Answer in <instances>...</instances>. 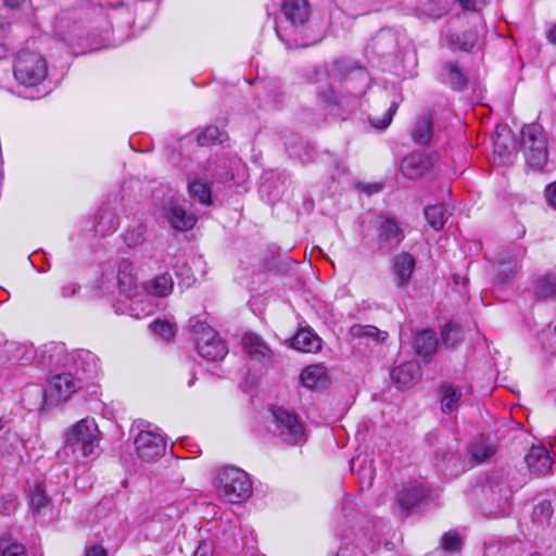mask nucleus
Instances as JSON below:
<instances>
[{
    "mask_svg": "<svg viewBox=\"0 0 556 556\" xmlns=\"http://www.w3.org/2000/svg\"><path fill=\"white\" fill-rule=\"evenodd\" d=\"M13 74L17 84L25 89V99L37 100L48 92L43 88L48 75V64L40 53L20 52L13 65Z\"/></svg>",
    "mask_w": 556,
    "mask_h": 556,
    "instance_id": "obj_1",
    "label": "nucleus"
},
{
    "mask_svg": "<svg viewBox=\"0 0 556 556\" xmlns=\"http://www.w3.org/2000/svg\"><path fill=\"white\" fill-rule=\"evenodd\" d=\"M405 236L399 223L390 217L380 216L362 237L363 245L374 254L387 255L392 252Z\"/></svg>",
    "mask_w": 556,
    "mask_h": 556,
    "instance_id": "obj_2",
    "label": "nucleus"
},
{
    "mask_svg": "<svg viewBox=\"0 0 556 556\" xmlns=\"http://www.w3.org/2000/svg\"><path fill=\"white\" fill-rule=\"evenodd\" d=\"M215 485L218 497L230 504H240L252 494V482L248 473L239 468L220 469L216 476Z\"/></svg>",
    "mask_w": 556,
    "mask_h": 556,
    "instance_id": "obj_3",
    "label": "nucleus"
},
{
    "mask_svg": "<svg viewBox=\"0 0 556 556\" xmlns=\"http://www.w3.org/2000/svg\"><path fill=\"white\" fill-rule=\"evenodd\" d=\"M547 136L543 127L531 123L520 131V151L526 164L533 169H543L548 161Z\"/></svg>",
    "mask_w": 556,
    "mask_h": 556,
    "instance_id": "obj_4",
    "label": "nucleus"
},
{
    "mask_svg": "<svg viewBox=\"0 0 556 556\" xmlns=\"http://www.w3.org/2000/svg\"><path fill=\"white\" fill-rule=\"evenodd\" d=\"M510 494L508 481L501 475H492L479 489L480 508L483 514L495 516L508 507Z\"/></svg>",
    "mask_w": 556,
    "mask_h": 556,
    "instance_id": "obj_5",
    "label": "nucleus"
},
{
    "mask_svg": "<svg viewBox=\"0 0 556 556\" xmlns=\"http://www.w3.org/2000/svg\"><path fill=\"white\" fill-rule=\"evenodd\" d=\"M100 431L96 421L91 418H84L74 425L65 438V451L76 455L78 452L83 457L94 453L99 444Z\"/></svg>",
    "mask_w": 556,
    "mask_h": 556,
    "instance_id": "obj_6",
    "label": "nucleus"
},
{
    "mask_svg": "<svg viewBox=\"0 0 556 556\" xmlns=\"http://www.w3.org/2000/svg\"><path fill=\"white\" fill-rule=\"evenodd\" d=\"M191 334L198 353L206 359H223L228 351L217 332L201 320L191 321Z\"/></svg>",
    "mask_w": 556,
    "mask_h": 556,
    "instance_id": "obj_7",
    "label": "nucleus"
},
{
    "mask_svg": "<svg viewBox=\"0 0 556 556\" xmlns=\"http://www.w3.org/2000/svg\"><path fill=\"white\" fill-rule=\"evenodd\" d=\"M329 75L337 80H344L346 88L354 93H362L369 84L367 71L345 59L334 61L330 66Z\"/></svg>",
    "mask_w": 556,
    "mask_h": 556,
    "instance_id": "obj_8",
    "label": "nucleus"
},
{
    "mask_svg": "<svg viewBox=\"0 0 556 556\" xmlns=\"http://www.w3.org/2000/svg\"><path fill=\"white\" fill-rule=\"evenodd\" d=\"M275 419V434L288 444H300L305 441V431L299 417L285 410L277 408L273 412Z\"/></svg>",
    "mask_w": 556,
    "mask_h": 556,
    "instance_id": "obj_9",
    "label": "nucleus"
},
{
    "mask_svg": "<svg viewBox=\"0 0 556 556\" xmlns=\"http://www.w3.org/2000/svg\"><path fill=\"white\" fill-rule=\"evenodd\" d=\"M428 495L429 490L421 482L410 481L403 484L395 495L394 514L405 519Z\"/></svg>",
    "mask_w": 556,
    "mask_h": 556,
    "instance_id": "obj_10",
    "label": "nucleus"
},
{
    "mask_svg": "<svg viewBox=\"0 0 556 556\" xmlns=\"http://www.w3.org/2000/svg\"><path fill=\"white\" fill-rule=\"evenodd\" d=\"M438 161L437 153L412 152L402 160L400 170L408 179H420L432 174Z\"/></svg>",
    "mask_w": 556,
    "mask_h": 556,
    "instance_id": "obj_11",
    "label": "nucleus"
},
{
    "mask_svg": "<svg viewBox=\"0 0 556 556\" xmlns=\"http://www.w3.org/2000/svg\"><path fill=\"white\" fill-rule=\"evenodd\" d=\"M138 456L146 462H154L162 457L166 451L164 438L152 431H140L135 439Z\"/></svg>",
    "mask_w": 556,
    "mask_h": 556,
    "instance_id": "obj_12",
    "label": "nucleus"
},
{
    "mask_svg": "<svg viewBox=\"0 0 556 556\" xmlns=\"http://www.w3.org/2000/svg\"><path fill=\"white\" fill-rule=\"evenodd\" d=\"M67 363L77 378H83V382L87 379L96 378L100 371L99 358L88 350H76L67 355Z\"/></svg>",
    "mask_w": 556,
    "mask_h": 556,
    "instance_id": "obj_13",
    "label": "nucleus"
},
{
    "mask_svg": "<svg viewBox=\"0 0 556 556\" xmlns=\"http://www.w3.org/2000/svg\"><path fill=\"white\" fill-rule=\"evenodd\" d=\"M495 160L511 163L515 153V137L508 126L498 124L492 136Z\"/></svg>",
    "mask_w": 556,
    "mask_h": 556,
    "instance_id": "obj_14",
    "label": "nucleus"
},
{
    "mask_svg": "<svg viewBox=\"0 0 556 556\" xmlns=\"http://www.w3.org/2000/svg\"><path fill=\"white\" fill-rule=\"evenodd\" d=\"M83 388V378H77L72 371L53 376L49 381V392L52 396L65 401Z\"/></svg>",
    "mask_w": 556,
    "mask_h": 556,
    "instance_id": "obj_15",
    "label": "nucleus"
},
{
    "mask_svg": "<svg viewBox=\"0 0 556 556\" xmlns=\"http://www.w3.org/2000/svg\"><path fill=\"white\" fill-rule=\"evenodd\" d=\"M241 343L251 359L264 365L271 363L273 352L258 334L247 332L243 334Z\"/></svg>",
    "mask_w": 556,
    "mask_h": 556,
    "instance_id": "obj_16",
    "label": "nucleus"
},
{
    "mask_svg": "<svg viewBox=\"0 0 556 556\" xmlns=\"http://www.w3.org/2000/svg\"><path fill=\"white\" fill-rule=\"evenodd\" d=\"M281 13L294 27L305 25L311 16L308 0H282Z\"/></svg>",
    "mask_w": 556,
    "mask_h": 556,
    "instance_id": "obj_17",
    "label": "nucleus"
},
{
    "mask_svg": "<svg viewBox=\"0 0 556 556\" xmlns=\"http://www.w3.org/2000/svg\"><path fill=\"white\" fill-rule=\"evenodd\" d=\"M163 211L164 217L175 230H190L197 223V217L193 214L187 213L185 208L174 202L166 203Z\"/></svg>",
    "mask_w": 556,
    "mask_h": 556,
    "instance_id": "obj_18",
    "label": "nucleus"
},
{
    "mask_svg": "<svg viewBox=\"0 0 556 556\" xmlns=\"http://www.w3.org/2000/svg\"><path fill=\"white\" fill-rule=\"evenodd\" d=\"M525 463L532 475H546L554 464L553 458L544 446H532L525 456Z\"/></svg>",
    "mask_w": 556,
    "mask_h": 556,
    "instance_id": "obj_19",
    "label": "nucleus"
},
{
    "mask_svg": "<svg viewBox=\"0 0 556 556\" xmlns=\"http://www.w3.org/2000/svg\"><path fill=\"white\" fill-rule=\"evenodd\" d=\"M413 142L419 147H428L433 137V123L430 114H421L416 117L409 128Z\"/></svg>",
    "mask_w": 556,
    "mask_h": 556,
    "instance_id": "obj_20",
    "label": "nucleus"
},
{
    "mask_svg": "<svg viewBox=\"0 0 556 556\" xmlns=\"http://www.w3.org/2000/svg\"><path fill=\"white\" fill-rule=\"evenodd\" d=\"M392 382L397 388L413 387L421 377L420 367L416 362H406L391 370Z\"/></svg>",
    "mask_w": 556,
    "mask_h": 556,
    "instance_id": "obj_21",
    "label": "nucleus"
},
{
    "mask_svg": "<svg viewBox=\"0 0 556 556\" xmlns=\"http://www.w3.org/2000/svg\"><path fill=\"white\" fill-rule=\"evenodd\" d=\"M29 504L33 515L36 517H47L52 514V500L46 494L41 484H34L28 491Z\"/></svg>",
    "mask_w": 556,
    "mask_h": 556,
    "instance_id": "obj_22",
    "label": "nucleus"
},
{
    "mask_svg": "<svg viewBox=\"0 0 556 556\" xmlns=\"http://www.w3.org/2000/svg\"><path fill=\"white\" fill-rule=\"evenodd\" d=\"M438 339L435 332L429 329L418 331L414 339V349L417 355L428 361L437 351Z\"/></svg>",
    "mask_w": 556,
    "mask_h": 556,
    "instance_id": "obj_23",
    "label": "nucleus"
},
{
    "mask_svg": "<svg viewBox=\"0 0 556 556\" xmlns=\"http://www.w3.org/2000/svg\"><path fill=\"white\" fill-rule=\"evenodd\" d=\"M415 268V258L407 252L394 256L393 269L399 285L406 286Z\"/></svg>",
    "mask_w": 556,
    "mask_h": 556,
    "instance_id": "obj_24",
    "label": "nucleus"
},
{
    "mask_svg": "<svg viewBox=\"0 0 556 556\" xmlns=\"http://www.w3.org/2000/svg\"><path fill=\"white\" fill-rule=\"evenodd\" d=\"M117 286L119 292L125 295H131L136 289V277L134 275V264L128 260H123L118 264Z\"/></svg>",
    "mask_w": 556,
    "mask_h": 556,
    "instance_id": "obj_25",
    "label": "nucleus"
},
{
    "mask_svg": "<svg viewBox=\"0 0 556 556\" xmlns=\"http://www.w3.org/2000/svg\"><path fill=\"white\" fill-rule=\"evenodd\" d=\"M292 346L302 352H317L321 348V340L311 329H300L292 339Z\"/></svg>",
    "mask_w": 556,
    "mask_h": 556,
    "instance_id": "obj_26",
    "label": "nucleus"
},
{
    "mask_svg": "<svg viewBox=\"0 0 556 556\" xmlns=\"http://www.w3.org/2000/svg\"><path fill=\"white\" fill-rule=\"evenodd\" d=\"M516 266L517 261L510 253H501L495 264L496 281L502 285L508 283L515 274Z\"/></svg>",
    "mask_w": 556,
    "mask_h": 556,
    "instance_id": "obj_27",
    "label": "nucleus"
},
{
    "mask_svg": "<svg viewBox=\"0 0 556 556\" xmlns=\"http://www.w3.org/2000/svg\"><path fill=\"white\" fill-rule=\"evenodd\" d=\"M397 106H374V110L368 113V121L371 127L384 130L392 122Z\"/></svg>",
    "mask_w": 556,
    "mask_h": 556,
    "instance_id": "obj_28",
    "label": "nucleus"
},
{
    "mask_svg": "<svg viewBox=\"0 0 556 556\" xmlns=\"http://www.w3.org/2000/svg\"><path fill=\"white\" fill-rule=\"evenodd\" d=\"M534 295L546 300L556 296V273H547L535 279L533 285Z\"/></svg>",
    "mask_w": 556,
    "mask_h": 556,
    "instance_id": "obj_29",
    "label": "nucleus"
},
{
    "mask_svg": "<svg viewBox=\"0 0 556 556\" xmlns=\"http://www.w3.org/2000/svg\"><path fill=\"white\" fill-rule=\"evenodd\" d=\"M146 288L149 293H152L159 298H163L172 293L174 281L168 273H163L150 280Z\"/></svg>",
    "mask_w": 556,
    "mask_h": 556,
    "instance_id": "obj_30",
    "label": "nucleus"
},
{
    "mask_svg": "<svg viewBox=\"0 0 556 556\" xmlns=\"http://www.w3.org/2000/svg\"><path fill=\"white\" fill-rule=\"evenodd\" d=\"M440 392L442 394L441 397V409L445 414H450L454 412L462 396V391L459 388H456L451 384H444L440 388Z\"/></svg>",
    "mask_w": 556,
    "mask_h": 556,
    "instance_id": "obj_31",
    "label": "nucleus"
},
{
    "mask_svg": "<svg viewBox=\"0 0 556 556\" xmlns=\"http://www.w3.org/2000/svg\"><path fill=\"white\" fill-rule=\"evenodd\" d=\"M425 217L434 230H440L448 217L447 211L443 204L429 205L424 211Z\"/></svg>",
    "mask_w": 556,
    "mask_h": 556,
    "instance_id": "obj_32",
    "label": "nucleus"
},
{
    "mask_svg": "<svg viewBox=\"0 0 556 556\" xmlns=\"http://www.w3.org/2000/svg\"><path fill=\"white\" fill-rule=\"evenodd\" d=\"M300 379L305 388L314 389L324 382L325 370L318 365L307 366L302 370Z\"/></svg>",
    "mask_w": 556,
    "mask_h": 556,
    "instance_id": "obj_33",
    "label": "nucleus"
},
{
    "mask_svg": "<svg viewBox=\"0 0 556 556\" xmlns=\"http://www.w3.org/2000/svg\"><path fill=\"white\" fill-rule=\"evenodd\" d=\"M228 138L227 132L217 126H207L201 134L198 135L197 141L199 146H212L222 143Z\"/></svg>",
    "mask_w": 556,
    "mask_h": 556,
    "instance_id": "obj_34",
    "label": "nucleus"
},
{
    "mask_svg": "<svg viewBox=\"0 0 556 556\" xmlns=\"http://www.w3.org/2000/svg\"><path fill=\"white\" fill-rule=\"evenodd\" d=\"M189 194L198 200L203 205H210L212 203V192L207 184L200 179H194L189 182L188 186Z\"/></svg>",
    "mask_w": 556,
    "mask_h": 556,
    "instance_id": "obj_35",
    "label": "nucleus"
},
{
    "mask_svg": "<svg viewBox=\"0 0 556 556\" xmlns=\"http://www.w3.org/2000/svg\"><path fill=\"white\" fill-rule=\"evenodd\" d=\"M350 333L354 338H368L377 342L383 341L387 336V332H382L371 325H353L350 328Z\"/></svg>",
    "mask_w": 556,
    "mask_h": 556,
    "instance_id": "obj_36",
    "label": "nucleus"
},
{
    "mask_svg": "<svg viewBox=\"0 0 556 556\" xmlns=\"http://www.w3.org/2000/svg\"><path fill=\"white\" fill-rule=\"evenodd\" d=\"M8 353L10 362L15 364L30 363L35 356L33 349L24 343L13 344Z\"/></svg>",
    "mask_w": 556,
    "mask_h": 556,
    "instance_id": "obj_37",
    "label": "nucleus"
},
{
    "mask_svg": "<svg viewBox=\"0 0 556 556\" xmlns=\"http://www.w3.org/2000/svg\"><path fill=\"white\" fill-rule=\"evenodd\" d=\"M444 83L453 89H462L466 85V79L459 68L452 62L447 63L442 74Z\"/></svg>",
    "mask_w": 556,
    "mask_h": 556,
    "instance_id": "obj_38",
    "label": "nucleus"
},
{
    "mask_svg": "<svg viewBox=\"0 0 556 556\" xmlns=\"http://www.w3.org/2000/svg\"><path fill=\"white\" fill-rule=\"evenodd\" d=\"M240 160H228L223 159L215 163L212 168V173L214 178L219 182H227L235 178V175L231 169L232 163H239Z\"/></svg>",
    "mask_w": 556,
    "mask_h": 556,
    "instance_id": "obj_39",
    "label": "nucleus"
},
{
    "mask_svg": "<svg viewBox=\"0 0 556 556\" xmlns=\"http://www.w3.org/2000/svg\"><path fill=\"white\" fill-rule=\"evenodd\" d=\"M463 339L462 328L453 323H447L441 330V340L444 345L453 348L457 345Z\"/></svg>",
    "mask_w": 556,
    "mask_h": 556,
    "instance_id": "obj_40",
    "label": "nucleus"
},
{
    "mask_svg": "<svg viewBox=\"0 0 556 556\" xmlns=\"http://www.w3.org/2000/svg\"><path fill=\"white\" fill-rule=\"evenodd\" d=\"M0 556H28V554L23 544L14 542L10 538H1Z\"/></svg>",
    "mask_w": 556,
    "mask_h": 556,
    "instance_id": "obj_41",
    "label": "nucleus"
},
{
    "mask_svg": "<svg viewBox=\"0 0 556 556\" xmlns=\"http://www.w3.org/2000/svg\"><path fill=\"white\" fill-rule=\"evenodd\" d=\"M149 328L152 332L165 341H169L175 337V326L167 320L155 319L150 324Z\"/></svg>",
    "mask_w": 556,
    "mask_h": 556,
    "instance_id": "obj_42",
    "label": "nucleus"
},
{
    "mask_svg": "<svg viewBox=\"0 0 556 556\" xmlns=\"http://www.w3.org/2000/svg\"><path fill=\"white\" fill-rule=\"evenodd\" d=\"M553 515L552 503L547 500L541 501L533 507L532 520L540 525H545L549 521Z\"/></svg>",
    "mask_w": 556,
    "mask_h": 556,
    "instance_id": "obj_43",
    "label": "nucleus"
},
{
    "mask_svg": "<svg viewBox=\"0 0 556 556\" xmlns=\"http://www.w3.org/2000/svg\"><path fill=\"white\" fill-rule=\"evenodd\" d=\"M450 43L463 51H469L473 48L477 41V35L472 31L464 33L463 35L453 34L450 36Z\"/></svg>",
    "mask_w": 556,
    "mask_h": 556,
    "instance_id": "obj_44",
    "label": "nucleus"
},
{
    "mask_svg": "<svg viewBox=\"0 0 556 556\" xmlns=\"http://www.w3.org/2000/svg\"><path fill=\"white\" fill-rule=\"evenodd\" d=\"M469 452L475 460L482 463L489 459L494 454L495 451L491 445H486L484 443H477L471 445Z\"/></svg>",
    "mask_w": 556,
    "mask_h": 556,
    "instance_id": "obj_45",
    "label": "nucleus"
},
{
    "mask_svg": "<svg viewBox=\"0 0 556 556\" xmlns=\"http://www.w3.org/2000/svg\"><path fill=\"white\" fill-rule=\"evenodd\" d=\"M337 556H365V554L358 544H355L349 535H345Z\"/></svg>",
    "mask_w": 556,
    "mask_h": 556,
    "instance_id": "obj_46",
    "label": "nucleus"
},
{
    "mask_svg": "<svg viewBox=\"0 0 556 556\" xmlns=\"http://www.w3.org/2000/svg\"><path fill=\"white\" fill-rule=\"evenodd\" d=\"M144 232L141 227L127 230L124 235V241L129 248H136L144 242Z\"/></svg>",
    "mask_w": 556,
    "mask_h": 556,
    "instance_id": "obj_47",
    "label": "nucleus"
},
{
    "mask_svg": "<svg viewBox=\"0 0 556 556\" xmlns=\"http://www.w3.org/2000/svg\"><path fill=\"white\" fill-rule=\"evenodd\" d=\"M441 543L444 551L447 552L459 551L462 546V540L459 535L452 532L445 533L442 536Z\"/></svg>",
    "mask_w": 556,
    "mask_h": 556,
    "instance_id": "obj_48",
    "label": "nucleus"
},
{
    "mask_svg": "<svg viewBox=\"0 0 556 556\" xmlns=\"http://www.w3.org/2000/svg\"><path fill=\"white\" fill-rule=\"evenodd\" d=\"M17 500L14 495L0 496V515L10 516L15 513Z\"/></svg>",
    "mask_w": 556,
    "mask_h": 556,
    "instance_id": "obj_49",
    "label": "nucleus"
},
{
    "mask_svg": "<svg viewBox=\"0 0 556 556\" xmlns=\"http://www.w3.org/2000/svg\"><path fill=\"white\" fill-rule=\"evenodd\" d=\"M64 26L62 24V21L58 22V33L61 36V39L66 42L67 45H73V39L76 36L74 33L78 29V26L76 23L73 24V30L70 33H66L63 30Z\"/></svg>",
    "mask_w": 556,
    "mask_h": 556,
    "instance_id": "obj_50",
    "label": "nucleus"
},
{
    "mask_svg": "<svg viewBox=\"0 0 556 556\" xmlns=\"http://www.w3.org/2000/svg\"><path fill=\"white\" fill-rule=\"evenodd\" d=\"M544 195L547 204L556 210V180L545 188Z\"/></svg>",
    "mask_w": 556,
    "mask_h": 556,
    "instance_id": "obj_51",
    "label": "nucleus"
},
{
    "mask_svg": "<svg viewBox=\"0 0 556 556\" xmlns=\"http://www.w3.org/2000/svg\"><path fill=\"white\" fill-rule=\"evenodd\" d=\"M463 9L479 11L485 5V0H458Z\"/></svg>",
    "mask_w": 556,
    "mask_h": 556,
    "instance_id": "obj_52",
    "label": "nucleus"
},
{
    "mask_svg": "<svg viewBox=\"0 0 556 556\" xmlns=\"http://www.w3.org/2000/svg\"><path fill=\"white\" fill-rule=\"evenodd\" d=\"M193 556H214L213 545L208 542H201L195 548Z\"/></svg>",
    "mask_w": 556,
    "mask_h": 556,
    "instance_id": "obj_53",
    "label": "nucleus"
},
{
    "mask_svg": "<svg viewBox=\"0 0 556 556\" xmlns=\"http://www.w3.org/2000/svg\"><path fill=\"white\" fill-rule=\"evenodd\" d=\"M77 290H78V286L73 282H70V283L62 286L61 294L63 298L67 299V298L75 295Z\"/></svg>",
    "mask_w": 556,
    "mask_h": 556,
    "instance_id": "obj_54",
    "label": "nucleus"
},
{
    "mask_svg": "<svg viewBox=\"0 0 556 556\" xmlns=\"http://www.w3.org/2000/svg\"><path fill=\"white\" fill-rule=\"evenodd\" d=\"M320 100L325 102V104H338L334 91L330 88L327 91L319 92Z\"/></svg>",
    "mask_w": 556,
    "mask_h": 556,
    "instance_id": "obj_55",
    "label": "nucleus"
},
{
    "mask_svg": "<svg viewBox=\"0 0 556 556\" xmlns=\"http://www.w3.org/2000/svg\"><path fill=\"white\" fill-rule=\"evenodd\" d=\"M85 556H106V551L100 545H91L85 552Z\"/></svg>",
    "mask_w": 556,
    "mask_h": 556,
    "instance_id": "obj_56",
    "label": "nucleus"
},
{
    "mask_svg": "<svg viewBox=\"0 0 556 556\" xmlns=\"http://www.w3.org/2000/svg\"><path fill=\"white\" fill-rule=\"evenodd\" d=\"M29 0H3L5 7L11 9H21L24 4H26Z\"/></svg>",
    "mask_w": 556,
    "mask_h": 556,
    "instance_id": "obj_57",
    "label": "nucleus"
},
{
    "mask_svg": "<svg viewBox=\"0 0 556 556\" xmlns=\"http://www.w3.org/2000/svg\"><path fill=\"white\" fill-rule=\"evenodd\" d=\"M117 228V220L114 215L109 214V227L106 231H114Z\"/></svg>",
    "mask_w": 556,
    "mask_h": 556,
    "instance_id": "obj_58",
    "label": "nucleus"
},
{
    "mask_svg": "<svg viewBox=\"0 0 556 556\" xmlns=\"http://www.w3.org/2000/svg\"><path fill=\"white\" fill-rule=\"evenodd\" d=\"M547 39L556 45V23L553 25V27L549 29L548 34H547Z\"/></svg>",
    "mask_w": 556,
    "mask_h": 556,
    "instance_id": "obj_59",
    "label": "nucleus"
},
{
    "mask_svg": "<svg viewBox=\"0 0 556 556\" xmlns=\"http://www.w3.org/2000/svg\"><path fill=\"white\" fill-rule=\"evenodd\" d=\"M361 471L364 473V475H367L368 478H369V484L371 483V480H372V470L370 467H362L361 468Z\"/></svg>",
    "mask_w": 556,
    "mask_h": 556,
    "instance_id": "obj_60",
    "label": "nucleus"
},
{
    "mask_svg": "<svg viewBox=\"0 0 556 556\" xmlns=\"http://www.w3.org/2000/svg\"><path fill=\"white\" fill-rule=\"evenodd\" d=\"M437 455H438V457L440 456L443 460L444 459H452L454 457V454L452 452H448V453L442 454V455L438 453Z\"/></svg>",
    "mask_w": 556,
    "mask_h": 556,
    "instance_id": "obj_61",
    "label": "nucleus"
},
{
    "mask_svg": "<svg viewBox=\"0 0 556 556\" xmlns=\"http://www.w3.org/2000/svg\"><path fill=\"white\" fill-rule=\"evenodd\" d=\"M10 24H8L4 18L0 17V29L4 30L5 28H9Z\"/></svg>",
    "mask_w": 556,
    "mask_h": 556,
    "instance_id": "obj_62",
    "label": "nucleus"
},
{
    "mask_svg": "<svg viewBox=\"0 0 556 556\" xmlns=\"http://www.w3.org/2000/svg\"><path fill=\"white\" fill-rule=\"evenodd\" d=\"M99 216H100V220L98 223V226L99 227H102V223H103V218H104V214L102 211L99 212Z\"/></svg>",
    "mask_w": 556,
    "mask_h": 556,
    "instance_id": "obj_63",
    "label": "nucleus"
},
{
    "mask_svg": "<svg viewBox=\"0 0 556 556\" xmlns=\"http://www.w3.org/2000/svg\"><path fill=\"white\" fill-rule=\"evenodd\" d=\"M194 381H195V376L193 375V376L191 377V379L189 380L188 386H189V387H192V386H193V383H194Z\"/></svg>",
    "mask_w": 556,
    "mask_h": 556,
    "instance_id": "obj_64",
    "label": "nucleus"
}]
</instances>
